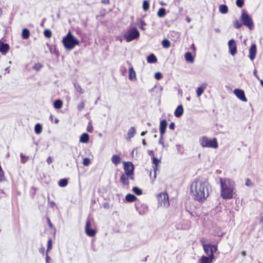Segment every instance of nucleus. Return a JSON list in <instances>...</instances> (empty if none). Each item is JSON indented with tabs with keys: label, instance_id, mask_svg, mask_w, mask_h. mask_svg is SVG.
<instances>
[{
	"label": "nucleus",
	"instance_id": "3c124183",
	"mask_svg": "<svg viewBox=\"0 0 263 263\" xmlns=\"http://www.w3.org/2000/svg\"><path fill=\"white\" fill-rule=\"evenodd\" d=\"M252 181L248 178H247L246 180V183H245V184L246 186H250L251 185H252Z\"/></svg>",
	"mask_w": 263,
	"mask_h": 263
},
{
	"label": "nucleus",
	"instance_id": "473e14b6",
	"mask_svg": "<svg viewBox=\"0 0 263 263\" xmlns=\"http://www.w3.org/2000/svg\"><path fill=\"white\" fill-rule=\"evenodd\" d=\"M34 131L36 134H40L42 131V126L40 123H36L34 126Z\"/></svg>",
	"mask_w": 263,
	"mask_h": 263
},
{
	"label": "nucleus",
	"instance_id": "dca6fc26",
	"mask_svg": "<svg viewBox=\"0 0 263 263\" xmlns=\"http://www.w3.org/2000/svg\"><path fill=\"white\" fill-rule=\"evenodd\" d=\"M160 162V159L155 157H153L152 158V163L154 165L153 166V170H154V179H155L156 178V172L158 170V165L159 163Z\"/></svg>",
	"mask_w": 263,
	"mask_h": 263
},
{
	"label": "nucleus",
	"instance_id": "f8f14e48",
	"mask_svg": "<svg viewBox=\"0 0 263 263\" xmlns=\"http://www.w3.org/2000/svg\"><path fill=\"white\" fill-rule=\"evenodd\" d=\"M234 95L241 101L247 102V99L245 96V92L242 89L236 88L233 91Z\"/></svg>",
	"mask_w": 263,
	"mask_h": 263
},
{
	"label": "nucleus",
	"instance_id": "20e7f679",
	"mask_svg": "<svg viewBox=\"0 0 263 263\" xmlns=\"http://www.w3.org/2000/svg\"><path fill=\"white\" fill-rule=\"evenodd\" d=\"M200 145L203 147H210L217 148L218 146L217 140L216 138L212 139L206 136H203L200 140Z\"/></svg>",
	"mask_w": 263,
	"mask_h": 263
},
{
	"label": "nucleus",
	"instance_id": "e433bc0d",
	"mask_svg": "<svg viewBox=\"0 0 263 263\" xmlns=\"http://www.w3.org/2000/svg\"><path fill=\"white\" fill-rule=\"evenodd\" d=\"M233 25L235 28L239 29L241 27L242 24L240 23L238 20H236L233 22Z\"/></svg>",
	"mask_w": 263,
	"mask_h": 263
},
{
	"label": "nucleus",
	"instance_id": "b1692460",
	"mask_svg": "<svg viewBox=\"0 0 263 263\" xmlns=\"http://www.w3.org/2000/svg\"><path fill=\"white\" fill-rule=\"evenodd\" d=\"M125 199L127 202H132L136 200L137 197L134 194L128 193L125 196Z\"/></svg>",
	"mask_w": 263,
	"mask_h": 263
},
{
	"label": "nucleus",
	"instance_id": "09e8293b",
	"mask_svg": "<svg viewBox=\"0 0 263 263\" xmlns=\"http://www.w3.org/2000/svg\"><path fill=\"white\" fill-rule=\"evenodd\" d=\"M78 109L80 111L82 110L84 107V102H81L78 105Z\"/></svg>",
	"mask_w": 263,
	"mask_h": 263
},
{
	"label": "nucleus",
	"instance_id": "f3484780",
	"mask_svg": "<svg viewBox=\"0 0 263 263\" xmlns=\"http://www.w3.org/2000/svg\"><path fill=\"white\" fill-rule=\"evenodd\" d=\"M167 125V121L165 119H163L160 122L159 130L160 134L161 136H163L166 131V128Z\"/></svg>",
	"mask_w": 263,
	"mask_h": 263
},
{
	"label": "nucleus",
	"instance_id": "8fccbe9b",
	"mask_svg": "<svg viewBox=\"0 0 263 263\" xmlns=\"http://www.w3.org/2000/svg\"><path fill=\"white\" fill-rule=\"evenodd\" d=\"M158 143H159V144L162 145L163 147H164V140H163V136H161V135H160V137L159 138Z\"/></svg>",
	"mask_w": 263,
	"mask_h": 263
},
{
	"label": "nucleus",
	"instance_id": "49530a36",
	"mask_svg": "<svg viewBox=\"0 0 263 263\" xmlns=\"http://www.w3.org/2000/svg\"><path fill=\"white\" fill-rule=\"evenodd\" d=\"M162 78V74L160 72H157L155 73V78L157 80H160Z\"/></svg>",
	"mask_w": 263,
	"mask_h": 263
},
{
	"label": "nucleus",
	"instance_id": "a211bd4d",
	"mask_svg": "<svg viewBox=\"0 0 263 263\" xmlns=\"http://www.w3.org/2000/svg\"><path fill=\"white\" fill-rule=\"evenodd\" d=\"M183 113V108L182 105H178L176 108L174 115L176 117L179 118L181 117Z\"/></svg>",
	"mask_w": 263,
	"mask_h": 263
},
{
	"label": "nucleus",
	"instance_id": "bb28decb",
	"mask_svg": "<svg viewBox=\"0 0 263 263\" xmlns=\"http://www.w3.org/2000/svg\"><path fill=\"white\" fill-rule=\"evenodd\" d=\"M30 35V31L27 28L23 29L22 32V37L24 40L28 39Z\"/></svg>",
	"mask_w": 263,
	"mask_h": 263
},
{
	"label": "nucleus",
	"instance_id": "58836bf2",
	"mask_svg": "<svg viewBox=\"0 0 263 263\" xmlns=\"http://www.w3.org/2000/svg\"><path fill=\"white\" fill-rule=\"evenodd\" d=\"M44 35L47 38L50 37L52 35L51 31L50 29H45L44 31Z\"/></svg>",
	"mask_w": 263,
	"mask_h": 263
},
{
	"label": "nucleus",
	"instance_id": "69168bd1",
	"mask_svg": "<svg viewBox=\"0 0 263 263\" xmlns=\"http://www.w3.org/2000/svg\"><path fill=\"white\" fill-rule=\"evenodd\" d=\"M146 133L147 132L146 131L142 132L141 133L140 135H141V136H145V135L146 134Z\"/></svg>",
	"mask_w": 263,
	"mask_h": 263
},
{
	"label": "nucleus",
	"instance_id": "0eeeda50",
	"mask_svg": "<svg viewBox=\"0 0 263 263\" xmlns=\"http://www.w3.org/2000/svg\"><path fill=\"white\" fill-rule=\"evenodd\" d=\"M123 168L126 175L129 177L130 179L134 180L135 166L133 163L130 161L124 162L123 163Z\"/></svg>",
	"mask_w": 263,
	"mask_h": 263
},
{
	"label": "nucleus",
	"instance_id": "7ed1b4c3",
	"mask_svg": "<svg viewBox=\"0 0 263 263\" xmlns=\"http://www.w3.org/2000/svg\"><path fill=\"white\" fill-rule=\"evenodd\" d=\"M62 43L67 50H71L76 45L80 44L79 41L69 31L67 35L63 37Z\"/></svg>",
	"mask_w": 263,
	"mask_h": 263
},
{
	"label": "nucleus",
	"instance_id": "1a4fd4ad",
	"mask_svg": "<svg viewBox=\"0 0 263 263\" xmlns=\"http://www.w3.org/2000/svg\"><path fill=\"white\" fill-rule=\"evenodd\" d=\"M203 250L207 255L206 256H210L212 255H214V253L217 250V246L211 243L203 245Z\"/></svg>",
	"mask_w": 263,
	"mask_h": 263
},
{
	"label": "nucleus",
	"instance_id": "f257e3e1",
	"mask_svg": "<svg viewBox=\"0 0 263 263\" xmlns=\"http://www.w3.org/2000/svg\"><path fill=\"white\" fill-rule=\"evenodd\" d=\"M210 185L205 179L198 178L191 185V192L193 199L199 203H203L209 196Z\"/></svg>",
	"mask_w": 263,
	"mask_h": 263
},
{
	"label": "nucleus",
	"instance_id": "39448f33",
	"mask_svg": "<svg viewBox=\"0 0 263 263\" xmlns=\"http://www.w3.org/2000/svg\"><path fill=\"white\" fill-rule=\"evenodd\" d=\"M240 20L242 24L248 27L250 30H252L254 28V25L252 18L246 11L242 10Z\"/></svg>",
	"mask_w": 263,
	"mask_h": 263
},
{
	"label": "nucleus",
	"instance_id": "e2e57ef3",
	"mask_svg": "<svg viewBox=\"0 0 263 263\" xmlns=\"http://www.w3.org/2000/svg\"><path fill=\"white\" fill-rule=\"evenodd\" d=\"M48 225H49V227L51 228H52L53 225L51 223V222L49 218L48 219Z\"/></svg>",
	"mask_w": 263,
	"mask_h": 263
},
{
	"label": "nucleus",
	"instance_id": "de8ad7c7",
	"mask_svg": "<svg viewBox=\"0 0 263 263\" xmlns=\"http://www.w3.org/2000/svg\"><path fill=\"white\" fill-rule=\"evenodd\" d=\"M145 25H146V23H145V22L143 20H141L140 21L139 28L140 29H141L142 30H144L145 28H144V26H145Z\"/></svg>",
	"mask_w": 263,
	"mask_h": 263
},
{
	"label": "nucleus",
	"instance_id": "a19ab883",
	"mask_svg": "<svg viewBox=\"0 0 263 263\" xmlns=\"http://www.w3.org/2000/svg\"><path fill=\"white\" fill-rule=\"evenodd\" d=\"M42 67L43 65L41 63H35L33 67V69L36 71H39L42 68Z\"/></svg>",
	"mask_w": 263,
	"mask_h": 263
},
{
	"label": "nucleus",
	"instance_id": "c03bdc74",
	"mask_svg": "<svg viewBox=\"0 0 263 263\" xmlns=\"http://www.w3.org/2000/svg\"><path fill=\"white\" fill-rule=\"evenodd\" d=\"M52 248V240L49 239L47 241V247L46 252H48Z\"/></svg>",
	"mask_w": 263,
	"mask_h": 263
},
{
	"label": "nucleus",
	"instance_id": "7c9ffc66",
	"mask_svg": "<svg viewBox=\"0 0 263 263\" xmlns=\"http://www.w3.org/2000/svg\"><path fill=\"white\" fill-rule=\"evenodd\" d=\"M166 14V10L164 8L161 7L159 8L157 12V15L159 17H163Z\"/></svg>",
	"mask_w": 263,
	"mask_h": 263
},
{
	"label": "nucleus",
	"instance_id": "2eb2a0df",
	"mask_svg": "<svg viewBox=\"0 0 263 263\" xmlns=\"http://www.w3.org/2000/svg\"><path fill=\"white\" fill-rule=\"evenodd\" d=\"M9 45L7 43H5L0 40V52L5 55L9 50Z\"/></svg>",
	"mask_w": 263,
	"mask_h": 263
},
{
	"label": "nucleus",
	"instance_id": "c756f323",
	"mask_svg": "<svg viewBox=\"0 0 263 263\" xmlns=\"http://www.w3.org/2000/svg\"><path fill=\"white\" fill-rule=\"evenodd\" d=\"M219 10L221 14H226L228 12V7L226 5L222 4L219 7Z\"/></svg>",
	"mask_w": 263,
	"mask_h": 263
},
{
	"label": "nucleus",
	"instance_id": "c85d7f7f",
	"mask_svg": "<svg viewBox=\"0 0 263 263\" xmlns=\"http://www.w3.org/2000/svg\"><path fill=\"white\" fill-rule=\"evenodd\" d=\"M63 102L60 99H57L53 102V106L55 109H60L62 107Z\"/></svg>",
	"mask_w": 263,
	"mask_h": 263
},
{
	"label": "nucleus",
	"instance_id": "ea45409f",
	"mask_svg": "<svg viewBox=\"0 0 263 263\" xmlns=\"http://www.w3.org/2000/svg\"><path fill=\"white\" fill-rule=\"evenodd\" d=\"M20 157L21 158V163H25L28 159V156L24 155L22 153L20 154Z\"/></svg>",
	"mask_w": 263,
	"mask_h": 263
},
{
	"label": "nucleus",
	"instance_id": "9d476101",
	"mask_svg": "<svg viewBox=\"0 0 263 263\" xmlns=\"http://www.w3.org/2000/svg\"><path fill=\"white\" fill-rule=\"evenodd\" d=\"M229 52L232 55H234L237 53V46L235 41L232 39L228 42Z\"/></svg>",
	"mask_w": 263,
	"mask_h": 263
},
{
	"label": "nucleus",
	"instance_id": "680f3d73",
	"mask_svg": "<svg viewBox=\"0 0 263 263\" xmlns=\"http://www.w3.org/2000/svg\"><path fill=\"white\" fill-rule=\"evenodd\" d=\"M102 3L105 4L109 3V0H102Z\"/></svg>",
	"mask_w": 263,
	"mask_h": 263
},
{
	"label": "nucleus",
	"instance_id": "13d9d810",
	"mask_svg": "<svg viewBox=\"0 0 263 263\" xmlns=\"http://www.w3.org/2000/svg\"><path fill=\"white\" fill-rule=\"evenodd\" d=\"M180 2L181 0H174V4H175V5L178 6L179 5Z\"/></svg>",
	"mask_w": 263,
	"mask_h": 263
},
{
	"label": "nucleus",
	"instance_id": "4be33fe9",
	"mask_svg": "<svg viewBox=\"0 0 263 263\" xmlns=\"http://www.w3.org/2000/svg\"><path fill=\"white\" fill-rule=\"evenodd\" d=\"M129 177L126 175V174H122L120 176V181L124 185H128L129 183Z\"/></svg>",
	"mask_w": 263,
	"mask_h": 263
},
{
	"label": "nucleus",
	"instance_id": "4d7b16f0",
	"mask_svg": "<svg viewBox=\"0 0 263 263\" xmlns=\"http://www.w3.org/2000/svg\"><path fill=\"white\" fill-rule=\"evenodd\" d=\"M148 155H149L150 156H151L152 158H153V157H155L154 156V152L152 150H149L148 151Z\"/></svg>",
	"mask_w": 263,
	"mask_h": 263
},
{
	"label": "nucleus",
	"instance_id": "aec40b11",
	"mask_svg": "<svg viewBox=\"0 0 263 263\" xmlns=\"http://www.w3.org/2000/svg\"><path fill=\"white\" fill-rule=\"evenodd\" d=\"M128 78L130 80H132V81H133V80L136 81L137 80L136 72H135L133 67H130L129 68Z\"/></svg>",
	"mask_w": 263,
	"mask_h": 263
},
{
	"label": "nucleus",
	"instance_id": "5701e85b",
	"mask_svg": "<svg viewBox=\"0 0 263 263\" xmlns=\"http://www.w3.org/2000/svg\"><path fill=\"white\" fill-rule=\"evenodd\" d=\"M157 59L154 53H151L147 57V62L148 63H155L157 62Z\"/></svg>",
	"mask_w": 263,
	"mask_h": 263
},
{
	"label": "nucleus",
	"instance_id": "5fc2aeb1",
	"mask_svg": "<svg viewBox=\"0 0 263 263\" xmlns=\"http://www.w3.org/2000/svg\"><path fill=\"white\" fill-rule=\"evenodd\" d=\"M47 162L48 164H50V163H51L53 161V159L51 157L49 156L47 158Z\"/></svg>",
	"mask_w": 263,
	"mask_h": 263
},
{
	"label": "nucleus",
	"instance_id": "cd10ccee",
	"mask_svg": "<svg viewBox=\"0 0 263 263\" xmlns=\"http://www.w3.org/2000/svg\"><path fill=\"white\" fill-rule=\"evenodd\" d=\"M136 133V129L135 127H131L128 132H127V139L130 140L132 138H133Z\"/></svg>",
	"mask_w": 263,
	"mask_h": 263
},
{
	"label": "nucleus",
	"instance_id": "f704fd0d",
	"mask_svg": "<svg viewBox=\"0 0 263 263\" xmlns=\"http://www.w3.org/2000/svg\"><path fill=\"white\" fill-rule=\"evenodd\" d=\"M162 45L163 48H168L171 46L170 41L166 39H164L162 41Z\"/></svg>",
	"mask_w": 263,
	"mask_h": 263
},
{
	"label": "nucleus",
	"instance_id": "4c0bfd02",
	"mask_svg": "<svg viewBox=\"0 0 263 263\" xmlns=\"http://www.w3.org/2000/svg\"><path fill=\"white\" fill-rule=\"evenodd\" d=\"M74 86L78 92H79L80 94H82L83 93V90L81 88L80 85L77 83H74Z\"/></svg>",
	"mask_w": 263,
	"mask_h": 263
},
{
	"label": "nucleus",
	"instance_id": "393cba45",
	"mask_svg": "<svg viewBox=\"0 0 263 263\" xmlns=\"http://www.w3.org/2000/svg\"><path fill=\"white\" fill-rule=\"evenodd\" d=\"M121 159L118 155H114L111 157V162L115 165H118L121 162Z\"/></svg>",
	"mask_w": 263,
	"mask_h": 263
},
{
	"label": "nucleus",
	"instance_id": "6ab92c4d",
	"mask_svg": "<svg viewBox=\"0 0 263 263\" xmlns=\"http://www.w3.org/2000/svg\"><path fill=\"white\" fill-rule=\"evenodd\" d=\"M206 83H203L197 88L196 93L197 97H200L203 93L204 89L206 87Z\"/></svg>",
	"mask_w": 263,
	"mask_h": 263
},
{
	"label": "nucleus",
	"instance_id": "72a5a7b5",
	"mask_svg": "<svg viewBox=\"0 0 263 263\" xmlns=\"http://www.w3.org/2000/svg\"><path fill=\"white\" fill-rule=\"evenodd\" d=\"M132 191L135 194L138 196L142 195L143 193L142 190L137 186L133 187L132 189Z\"/></svg>",
	"mask_w": 263,
	"mask_h": 263
},
{
	"label": "nucleus",
	"instance_id": "2f4dec72",
	"mask_svg": "<svg viewBox=\"0 0 263 263\" xmlns=\"http://www.w3.org/2000/svg\"><path fill=\"white\" fill-rule=\"evenodd\" d=\"M68 180L66 178H63L60 179L58 182V185L60 187H65L68 184Z\"/></svg>",
	"mask_w": 263,
	"mask_h": 263
},
{
	"label": "nucleus",
	"instance_id": "864d4df0",
	"mask_svg": "<svg viewBox=\"0 0 263 263\" xmlns=\"http://www.w3.org/2000/svg\"><path fill=\"white\" fill-rule=\"evenodd\" d=\"M253 74L254 76L258 80H260V78L259 76L257 74V70L255 69L253 71Z\"/></svg>",
	"mask_w": 263,
	"mask_h": 263
},
{
	"label": "nucleus",
	"instance_id": "c9c22d12",
	"mask_svg": "<svg viewBox=\"0 0 263 263\" xmlns=\"http://www.w3.org/2000/svg\"><path fill=\"white\" fill-rule=\"evenodd\" d=\"M149 3L148 0H144L143 2L142 8L144 11H146L149 9Z\"/></svg>",
	"mask_w": 263,
	"mask_h": 263
},
{
	"label": "nucleus",
	"instance_id": "774afa93",
	"mask_svg": "<svg viewBox=\"0 0 263 263\" xmlns=\"http://www.w3.org/2000/svg\"><path fill=\"white\" fill-rule=\"evenodd\" d=\"M260 222L261 223H263V216L262 217H260Z\"/></svg>",
	"mask_w": 263,
	"mask_h": 263
},
{
	"label": "nucleus",
	"instance_id": "0e129e2a",
	"mask_svg": "<svg viewBox=\"0 0 263 263\" xmlns=\"http://www.w3.org/2000/svg\"><path fill=\"white\" fill-rule=\"evenodd\" d=\"M241 254L243 256H245L246 255V252L245 251H242Z\"/></svg>",
	"mask_w": 263,
	"mask_h": 263
},
{
	"label": "nucleus",
	"instance_id": "37998d69",
	"mask_svg": "<svg viewBox=\"0 0 263 263\" xmlns=\"http://www.w3.org/2000/svg\"><path fill=\"white\" fill-rule=\"evenodd\" d=\"M236 6L239 8H241L244 5L243 0H236Z\"/></svg>",
	"mask_w": 263,
	"mask_h": 263
},
{
	"label": "nucleus",
	"instance_id": "603ef678",
	"mask_svg": "<svg viewBox=\"0 0 263 263\" xmlns=\"http://www.w3.org/2000/svg\"><path fill=\"white\" fill-rule=\"evenodd\" d=\"M175 128V124L174 122H171L169 124V128L171 130H174Z\"/></svg>",
	"mask_w": 263,
	"mask_h": 263
},
{
	"label": "nucleus",
	"instance_id": "ddd939ff",
	"mask_svg": "<svg viewBox=\"0 0 263 263\" xmlns=\"http://www.w3.org/2000/svg\"><path fill=\"white\" fill-rule=\"evenodd\" d=\"M257 47L255 44H252L249 48V57L251 61H253L256 55Z\"/></svg>",
	"mask_w": 263,
	"mask_h": 263
},
{
	"label": "nucleus",
	"instance_id": "052dcab7",
	"mask_svg": "<svg viewBox=\"0 0 263 263\" xmlns=\"http://www.w3.org/2000/svg\"><path fill=\"white\" fill-rule=\"evenodd\" d=\"M45 251V248L44 247H42L39 249V252L41 254H44Z\"/></svg>",
	"mask_w": 263,
	"mask_h": 263
},
{
	"label": "nucleus",
	"instance_id": "79ce46f5",
	"mask_svg": "<svg viewBox=\"0 0 263 263\" xmlns=\"http://www.w3.org/2000/svg\"><path fill=\"white\" fill-rule=\"evenodd\" d=\"M90 163V160L89 158L86 157L83 159V164L84 166H88Z\"/></svg>",
	"mask_w": 263,
	"mask_h": 263
},
{
	"label": "nucleus",
	"instance_id": "423d86ee",
	"mask_svg": "<svg viewBox=\"0 0 263 263\" xmlns=\"http://www.w3.org/2000/svg\"><path fill=\"white\" fill-rule=\"evenodd\" d=\"M140 36V33L136 27L129 29L124 34V39L127 42H130L137 39Z\"/></svg>",
	"mask_w": 263,
	"mask_h": 263
},
{
	"label": "nucleus",
	"instance_id": "6e6552de",
	"mask_svg": "<svg viewBox=\"0 0 263 263\" xmlns=\"http://www.w3.org/2000/svg\"><path fill=\"white\" fill-rule=\"evenodd\" d=\"M157 198L161 206H168L169 205L168 196L166 193L162 192L157 195Z\"/></svg>",
	"mask_w": 263,
	"mask_h": 263
},
{
	"label": "nucleus",
	"instance_id": "6e6d98bb",
	"mask_svg": "<svg viewBox=\"0 0 263 263\" xmlns=\"http://www.w3.org/2000/svg\"><path fill=\"white\" fill-rule=\"evenodd\" d=\"M49 260H50V257L48 254V252H46V257H45L46 263H50Z\"/></svg>",
	"mask_w": 263,
	"mask_h": 263
},
{
	"label": "nucleus",
	"instance_id": "4468645a",
	"mask_svg": "<svg viewBox=\"0 0 263 263\" xmlns=\"http://www.w3.org/2000/svg\"><path fill=\"white\" fill-rule=\"evenodd\" d=\"M215 258V255L211 254L210 256L203 255L198 260V263H212Z\"/></svg>",
	"mask_w": 263,
	"mask_h": 263
},
{
	"label": "nucleus",
	"instance_id": "a878e982",
	"mask_svg": "<svg viewBox=\"0 0 263 263\" xmlns=\"http://www.w3.org/2000/svg\"><path fill=\"white\" fill-rule=\"evenodd\" d=\"M185 59L186 61L190 63H193L194 61V57L192 55V53L190 52H187L185 53L184 55Z\"/></svg>",
	"mask_w": 263,
	"mask_h": 263
},
{
	"label": "nucleus",
	"instance_id": "9b49d317",
	"mask_svg": "<svg viewBox=\"0 0 263 263\" xmlns=\"http://www.w3.org/2000/svg\"><path fill=\"white\" fill-rule=\"evenodd\" d=\"M90 226V221L87 219L85 228V233L88 236L92 237L96 235L97 231L95 229H91Z\"/></svg>",
	"mask_w": 263,
	"mask_h": 263
},
{
	"label": "nucleus",
	"instance_id": "a18cd8bd",
	"mask_svg": "<svg viewBox=\"0 0 263 263\" xmlns=\"http://www.w3.org/2000/svg\"><path fill=\"white\" fill-rule=\"evenodd\" d=\"M86 130L89 133H92L93 132V127L90 122L88 123Z\"/></svg>",
	"mask_w": 263,
	"mask_h": 263
},
{
	"label": "nucleus",
	"instance_id": "bf43d9fd",
	"mask_svg": "<svg viewBox=\"0 0 263 263\" xmlns=\"http://www.w3.org/2000/svg\"><path fill=\"white\" fill-rule=\"evenodd\" d=\"M200 242L201 244L202 245V247H203V245H207V243H205V240L204 238H202L200 239Z\"/></svg>",
	"mask_w": 263,
	"mask_h": 263
},
{
	"label": "nucleus",
	"instance_id": "412c9836",
	"mask_svg": "<svg viewBox=\"0 0 263 263\" xmlns=\"http://www.w3.org/2000/svg\"><path fill=\"white\" fill-rule=\"evenodd\" d=\"M89 139V135L86 133H84L81 135L80 137V142L83 143H86L88 142Z\"/></svg>",
	"mask_w": 263,
	"mask_h": 263
},
{
	"label": "nucleus",
	"instance_id": "f03ea898",
	"mask_svg": "<svg viewBox=\"0 0 263 263\" xmlns=\"http://www.w3.org/2000/svg\"><path fill=\"white\" fill-rule=\"evenodd\" d=\"M221 187L220 195L224 199H230L233 198V191L235 188L234 182L230 179L220 178Z\"/></svg>",
	"mask_w": 263,
	"mask_h": 263
},
{
	"label": "nucleus",
	"instance_id": "338daca9",
	"mask_svg": "<svg viewBox=\"0 0 263 263\" xmlns=\"http://www.w3.org/2000/svg\"><path fill=\"white\" fill-rule=\"evenodd\" d=\"M142 144L144 146L146 145V142L144 139L142 140Z\"/></svg>",
	"mask_w": 263,
	"mask_h": 263
}]
</instances>
